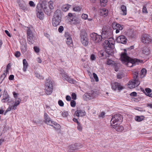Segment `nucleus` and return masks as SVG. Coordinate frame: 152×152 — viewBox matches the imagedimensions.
<instances>
[{"instance_id":"49","label":"nucleus","mask_w":152,"mask_h":152,"mask_svg":"<svg viewBox=\"0 0 152 152\" xmlns=\"http://www.w3.org/2000/svg\"><path fill=\"white\" fill-rule=\"evenodd\" d=\"M59 105L61 107H63L64 105V103L61 100H59L58 102Z\"/></svg>"},{"instance_id":"26","label":"nucleus","mask_w":152,"mask_h":152,"mask_svg":"<svg viewBox=\"0 0 152 152\" xmlns=\"http://www.w3.org/2000/svg\"><path fill=\"white\" fill-rule=\"evenodd\" d=\"M71 5H69L68 4H65L62 6L61 9L63 11L66 12L71 7Z\"/></svg>"},{"instance_id":"13","label":"nucleus","mask_w":152,"mask_h":152,"mask_svg":"<svg viewBox=\"0 0 152 152\" xmlns=\"http://www.w3.org/2000/svg\"><path fill=\"white\" fill-rule=\"evenodd\" d=\"M112 27L114 29H116L115 32L118 33L119 32V30H122L124 28V26L116 23L114 22L112 24Z\"/></svg>"},{"instance_id":"7","label":"nucleus","mask_w":152,"mask_h":152,"mask_svg":"<svg viewBox=\"0 0 152 152\" xmlns=\"http://www.w3.org/2000/svg\"><path fill=\"white\" fill-rule=\"evenodd\" d=\"M123 117L120 114H118L113 116L111 122L113 124H120L122 121Z\"/></svg>"},{"instance_id":"51","label":"nucleus","mask_w":152,"mask_h":152,"mask_svg":"<svg viewBox=\"0 0 152 152\" xmlns=\"http://www.w3.org/2000/svg\"><path fill=\"white\" fill-rule=\"evenodd\" d=\"M77 125L78 126L77 127V128L78 130L80 131H81L82 129V127L81 125L80 124V123L78 124Z\"/></svg>"},{"instance_id":"63","label":"nucleus","mask_w":152,"mask_h":152,"mask_svg":"<svg viewBox=\"0 0 152 152\" xmlns=\"http://www.w3.org/2000/svg\"><path fill=\"white\" fill-rule=\"evenodd\" d=\"M105 113L104 112H102L99 115V116L100 117L103 118V116L104 115Z\"/></svg>"},{"instance_id":"31","label":"nucleus","mask_w":152,"mask_h":152,"mask_svg":"<svg viewBox=\"0 0 152 152\" xmlns=\"http://www.w3.org/2000/svg\"><path fill=\"white\" fill-rule=\"evenodd\" d=\"M144 118L145 117L144 116H137L135 117V119L136 121L140 122L143 120Z\"/></svg>"},{"instance_id":"43","label":"nucleus","mask_w":152,"mask_h":152,"mask_svg":"<svg viewBox=\"0 0 152 152\" xmlns=\"http://www.w3.org/2000/svg\"><path fill=\"white\" fill-rule=\"evenodd\" d=\"M35 75L36 77L39 79H42L44 78V77L42 76H41L40 74L38 73H35Z\"/></svg>"},{"instance_id":"62","label":"nucleus","mask_w":152,"mask_h":152,"mask_svg":"<svg viewBox=\"0 0 152 152\" xmlns=\"http://www.w3.org/2000/svg\"><path fill=\"white\" fill-rule=\"evenodd\" d=\"M66 99L68 101H70L71 100V98L69 96L67 95L66 96Z\"/></svg>"},{"instance_id":"36","label":"nucleus","mask_w":152,"mask_h":152,"mask_svg":"<svg viewBox=\"0 0 152 152\" xmlns=\"http://www.w3.org/2000/svg\"><path fill=\"white\" fill-rule=\"evenodd\" d=\"M82 7L80 6H76L73 8V10L75 11H81Z\"/></svg>"},{"instance_id":"54","label":"nucleus","mask_w":152,"mask_h":152,"mask_svg":"<svg viewBox=\"0 0 152 152\" xmlns=\"http://www.w3.org/2000/svg\"><path fill=\"white\" fill-rule=\"evenodd\" d=\"M64 28L62 26H60L58 29V31L60 33H61L63 31Z\"/></svg>"},{"instance_id":"3","label":"nucleus","mask_w":152,"mask_h":152,"mask_svg":"<svg viewBox=\"0 0 152 152\" xmlns=\"http://www.w3.org/2000/svg\"><path fill=\"white\" fill-rule=\"evenodd\" d=\"M133 74V80L129 82L128 85V87L130 88H133L136 87L140 83L137 78L138 75V72L137 71L134 72Z\"/></svg>"},{"instance_id":"27","label":"nucleus","mask_w":152,"mask_h":152,"mask_svg":"<svg viewBox=\"0 0 152 152\" xmlns=\"http://www.w3.org/2000/svg\"><path fill=\"white\" fill-rule=\"evenodd\" d=\"M19 6L20 8L22 9L24 12H26L28 10V6H27L25 4H24L21 3L19 4Z\"/></svg>"},{"instance_id":"55","label":"nucleus","mask_w":152,"mask_h":152,"mask_svg":"<svg viewBox=\"0 0 152 152\" xmlns=\"http://www.w3.org/2000/svg\"><path fill=\"white\" fill-rule=\"evenodd\" d=\"M142 12L143 13H147L148 12L146 7L145 6H144L143 7Z\"/></svg>"},{"instance_id":"58","label":"nucleus","mask_w":152,"mask_h":152,"mask_svg":"<svg viewBox=\"0 0 152 152\" xmlns=\"http://www.w3.org/2000/svg\"><path fill=\"white\" fill-rule=\"evenodd\" d=\"M4 32H5V33L7 35V36L8 37H11V35L8 31H7V30H5L4 31Z\"/></svg>"},{"instance_id":"34","label":"nucleus","mask_w":152,"mask_h":152,"mask_svg":"<svg viewBox=\"0 0 152 152\" xmlns=\"http://www.w3.org/2000/svg\"><path fill=\"white\" fill-rule=\"evenodd\" d=\"M37 5H40L41 7L42 6H45L47 4V2L45 0H40L39 4Z\"/></svg>"},{"instance_id":"4","label":"nucleus","mask_w":152,"mask_h":152,"mask_svg":"<svg viewBox=\"0 0 152 152\" xmlns=\"http://www.w3.org/2000/svg\"><path fill=\"white\" fill-rule=\"evenodd\" d=\"M103 45L106 53L109 55H112L113 53L112 48H113V44L110 42L108 40H106L104 41Z\"/></svg>"},{"instance_id":"45","label":"nucleus","mask_w":152,"mask_h":152,"mask_svg":"<svg viewBox=\"0 0 152 152\" xmlns=\"http://www.w3.org/2000/svg\"><path fill=\"white\" fill-rule=\"evenodd\" d=\"M81 17L82 18L86 20L88 19V15L86 14H83L82 15Z\"/></svg>"},{"instance_id":"52","label":"nucleus","mask_w":152,"mask_h":152,"mask_svg":"<svg viewBox=\"0 0 152 152\" xmlns=\"http://www.w3.org/2000/svg\"><path fill=\"white\" fill-rule=\"evenodd\" d=\"M29 5L31 7H35V5L34 4V2L32 1H30L29 2Z\"/></svg>"},{"instance_id":"28","label":"nucleus","mask_w":152,"mask_h":152,"mask_svg":"<svg viewBox=\"0 0 152 152\" xmlns=\"http://www.w3.org/2000/svg\"><path fill=\"white\" fill-rule=\"evenodd\" d=\"M50 126H53L54 128H55L56 129H59L61 128V126L60 125L54 121L53 122L52 124H50Z\"/></svg>"},{"instance_id":"50","label":"nucleus","mask_w":152,"mask_h":152,"mask_svg":"<svg viewBox=\"0 0 152 152\" xmlns=\"http://www.w3.org/2000/svg\"><path fill=\"white\" fill-rule=\"evenodd\" d=\"M20 53L19 51H17L15 53V55L16 57L18 58L20 56Z\"/></svg>"},{"instance_id":"64","label":"nucleus","mask_w":152,"mask_h":152,"mask_svg":"<svg viewBox=\"0 0 152 152\" xmlns=\"http://www.w3.org/2000/svg\"><path fill=\"white\" fill-rule=\"evenodd\" d=\"M117 77L118 79H121L122 77V75L120 74H118L117 75Z\"/></svg>"},{"instance_id":"33","label":"nucleus","mask_w":152,"mask_h":152,"mask_svg":"<svg viewBox=\"0 0 152 152\" xmlns=\"http://www.w3.org/2000/svg\"><path fill=\"white\" fill-rule=\"evenodd\" d=\"M48 7L49 9L52 10L53 9L54 7L53 6V2L52 1H50L48 2Z\"/></svg>"},{"instance_id":"16","label":"nucleus","mask_w":152,"mask_h":152,"mask_svg":"<svg viewBox=\"0 0 152 152\" xmlns=\"http://www.w3.org/2000/svg\"><path fill=\"white\" fill-rule=\"evenodd\" d=\"M1 101L3 103H10L12 102V100L7 92L3 94V99H2Z\"/></svg>"},{"instance_id":"24","label":"nucleus","mask_w":152,"mask_h":152,"mask_svg":"<svg viewBox=\"0 0 152 152\" xmlns=\"http://www.w3.org/2000/svg\"><path fill=\"white\" fill-rule=\"evenodd\" d=\"M23 70L24 72H25L26 71L27 69L28 65L25 59H24L23 60Z\"/></svg>"},{"instance_id":"60","label":"nucleus","mask_w":152,"mask_h":152,"mask_svg":"<svg viewBox=\"0 0 152 152\" xmlns=\"http://www.w3.org/2000/svg\"><path fill=\"white\" fill-rule=\"evenodd\" d=\"M19 104V103L18 104H15L13 106H12V108L14 110H15L16 109V107Z\"/></svg>"},{"instance_id":"25","label":"nucleus","mask_w":152,"mask_h":152,"mask_svg":"<svg viewBox=\"0 0 152 152\" xmlns=\"http://www.w3.org/2000/svg\"><path fill=\"white\" fill-rule=\"evenodd\" d=\"M147 73V70L145 68L142 69L139 73V76L141 78H143L145 76Z\"/></svg>"},{"instance_id":"48","label":"nucleus","mask_w":152,"mask_h":152,"mask_svg":"<svg viewBox=\"0 0 152 152\" xmlns=\"http://www.w3.org/2000/svg\"><path fill=\"white\" fill-rule=\"evenodd\" d=\"M93 75L95 79V80L96 82H98L99 81L97 75L94 73H93Z\"/></svg>"},{"instance_id":"6","label":"nucleus","mask_w":152,"mask_h":152,"mask_svg":"<svg viewBox=\"0 0 152 152\" xmlns=\"http://www.w3.org/2000/svg\"><path fill=\"white\" fill-rule=\"evenodd\" d=\"M102 34L103 37L105 38L110 37L112 34V31L110 27L109 26H104L102 28Z\"/></svg>"},{"instance_id":"11","label":"nucleus","mask_w":152,"mask_h":152,"mask_svg":"<svg viewBox=\"0 0 152 152\" xmlns=\"http://www.w3.org/2000/svg\"><path fill=\"white\" fill-rule=\"evenodd\" d=\"M43 9L42 8L40 5H37L36 9L37 15L39 19H42L43 17L44 14L43 12Z\"/></svg>"},{"instance_id":"17","label":"nucleus","mask_w":152,"mask_h":152,"mask_svg":"<svg viewBox=\"0 0 152 152\" xmlns=\"http://www.w3.org/2000/svg\"><path fill=\"white\" fill-rule=\"evenodd\" d=\"M112 88L114 90L117 89L120 90H122L123 88L120 83L115 82L112 84Z\"/></svg>"},{"instance_id":"30","label":"nucleus","mask_w":152,"mask_h":152,"mask_svg":"<svg viewBox=\"0 0 152 152\" xmlns=\"http://www.w3.org/2000/svg\"><path fill=\"white\" fill-rule=\"evenodd\" d=\"M75 144L70 145L69 147V152H73L74 151L76 150Z\"/></svg>"},{"instance_id":"37","label":"nucleus","mask_w":152,"mask_h":152,"mask_svg":"<svg viewBox=\"0 0 152 152\" xmlns=\"http://www.w3.org/2000/svg\"><path fill=\"white\" fill-rule=\"evenodd\" d=\"M101 12L102 14L103 15L105 16H107L108 14V11L105 9H102Z\"/></svg>"},{"instance_id":"40","label":"nucleus","mask_w":152,"mask_h":152,"mask_svg":"<svg viewBox=\"0 0 152 152\" xmlns=\"http://www.w3.org/2000/svg\"><path fill=\"white\" fill-rule=\"evenodd\" d=\"M62 115L64 117H67L68 115V113L67 111H64L62 112Z\"/></svg>"},{"instance_id":"21","label":"nucleus","mask_w":152,"mask_h":152,"mask_svg":"<svg viewBox=\"0 0 152 152\" xmlns=\"http://www.w3.org/2000/svg\"><path fill=\"white\" fill-rule=\"evenodd\" d=\"M75 114L78 117L80 116H83L86 115V112L84 110H80L76 111L75 112Z\"/></svg>"},{"instance_id":"61","label":"nucleus","mask_w":152,"mask_h":152,"mask_svg":"<svg viewBox=\"0 0 152 152\" xmlns=\"http://www.w3.org/2000/svg\"><path fill=\"white\" fill-rule=\"evenodd\" d=\"M14 76L13 75H10L9 77V79L10 80H12L14 79Z\"/></svg>"},{"instance_id":"19","label":"nucleus","mask_w":152,"mask_h":152,"mask_svg":"<svg viewBox=\"0 0 152 152\" xmlns=\"http://www.w3.org/2000/svg\"><path fill=\"white\" fill-rule=\"evenodd\" d=\"M115 125H111L110 127L111 128H114L115 130L118 132H121L124 129V128L122 126L116 125V124H115Z\"/></svg>"},{"instance_id":"20","label":"nucleus","mask_w":152,"mask_h":152,"mask_svg":"<svg viewBox=\"0 0 152 152\" xmlns=\"http://www.w3.org/2000/svg\"><path fill=\"white\" fill-rule=\"evenodd\" d=\"M70 19L71 20V23L74 25L80 24L81 21L80 19L75 17L72 18Z\"/></svg>"},{"instance_id":"35","label":"nucleus","mask_w":152,"mask_h":152,"mask_svg":"<svg viewBox=\"0 0 152 152\" xmlns=\"http://www.w3.org/2000/svg\"><path fill=\"white\" fill-rule=\"evenodd\" d=\"M85 96L89 99H91L93 98V96L92 93H88L85 94Z\"/></svg>"},{"instance_id":"29","label":"nucleus","mask_w":152,"mask_h":152,"mask_svg":"<svg viewBox=\"0 0 152 152\" xmlns=\"http://www.w3.org/2000/svg\"><path fill=\"white\" fill-rule=\"evenodd\" d=\"M66 42L69 46L71 47L73 46V42L72 38H67V39L66 40Z\"/></svg>"},{"instance_id":"18","label":"nucleus","mask_w":152,"mask_h":152,"mask_svg":"<svg viewBox=\"0 0 152 152\" xmlns=\"http://www.w3.org/2000/svg\"><path fill=\"white\" fill-rule=\"evenodd\" d=\"M44 117L45 119L44 121L45 123L50 125L52 124V123L53 121L51 120V119L46 113H45Z\"/></svg>"},{"instance_id":"47","label":"nucleus","mask_w":152,"mask_h":152,"mask_svg":"<svg viewBox=\"0 0 152 152\" xmlns=\"http://www.w3.org/2000/svg\"><path fill=\"white\" fill-rule=\"evenodd\" d=\"M21 100L19 98H16L15 99V104H18L19 103V104L20 103Z\"/></svg>"},{"instance_id":"41","label":"nucleus","mask_w":152,"mask_h":152,"mask_svg":"<svg viewBox=\"0 0 152 152\" xmlns=\"http://www.w3.org/2000/svg\"><path fill=\"white\" fill-rule=\"evenodd\" d=\"M113 61L110 59H107V64L108 65H111L113 64Z\"/></svg>"},{"instance_id":"23","label":"nucleus","mask_w":152,"mask_h":152,"mask_svg":"<svg viewBox=\"0 0 152 152\" xmlns=\"http://www.w3.org/2000/svg\"><path fill=\"white\" fill-rule=\"evenodd\" d=\"M121 14L124 15H125L127 14L126 8V6L124 5H122L121 7Z\"/></svg>"},{"instance_id":"57","label":"nucleus","mask_w":152,"mask_h":152,"mask_svg":"<svg viewBox=\"0 0 152 152\" xmlns=\"http://www.w3.org/2000/svg\"><path fill=\"white\" fill-rule=\"evenodd\" d=\"M10 67V64H9L7 66L6 70L4 71L5 72L7 73L8 72V69Z\"/></svg>"},{"instance_id":"53","label":"nucleus","mask_w":152,"mask_h":152,"mask_svg":"<svg viewBox=\"0 0 152 152\" xmlns=\"http://www.w3.org/2000/svg\"><path fill=\"white\" fill-rule=\"evenodd\" d=\"M71 96L73 99L75 100L76 99V95L75 93H72V94Z\"/></svg>"},{"instance_id":"14","label":"nucleus","mask_w":152,"mask_h":152,"mask_svg":"<svg viewBox=\"0 0 152 152\" xmlns=\"http://www.w3.org/2000/svg\"><path fill=\"white\" fill-rule=\"evenodd\" d=\"M142 42L144 43H149L152 42L151 37L148 34H144L141 38Z\"/></svg>"},{"instance_id":"59","label":"nucleus","mask_w":152,"mask_h":152,"mask_svg":"<svg viewBox=\"0 0 152 152\" xmlns=\"http://www.w3.org/2000/svg\"><path fill=\"white\" fill-rule=\"evenodd\" d=\"M130 95L133 96H135L137 95V94L135 92H133L130 94Z\"/></svg>"},{"instance_id":"9","label":"nucleus","mask_w":152,"mask_h":152,"mask_svg":"<svg viewBox=\"0 0 152 152\" xmlns=\"http://www.w3.org/2000/svg\"><path fill=\"white\" fill-rule=\"evenodd\" d=\"M90 37L91 39L95 43H98L101 41L103 37L102 36L99 35L95 33L91 34Z\"/></svg>"},{"instance_id":"42","label":"nucleus","mask_w":152,"mask_h":152,"mask_svg":"<svg viewBox=\"0 0 152 152\" xmlns=\"http://www.w3.org/2000/svg\"><path fill=\"white\" fill-rule=\"evenodd\" d=\"M75 144L76 150L79 149L82 147V145L77 143H75Z\"/></svg>"},{"instance_id":"44","label":"nucleus","mask_w":152,"mask_h":152,"mask_svg":"<svg viewBox=\"0 0 152 152\" xmlns=\"http://www.w3.org/2000/svg\"><path fill=\"white\" fill-rule=\"evenodd\" d=\"M70 105L71 107H75L76 105V102L73 100H72L71 101Z\"/></svg>"},{"instance_id":"2","label":"nucleus","mask_w":152,"mask_h":152,"mask_svg":"<svg viewBox=\"0 0 152 152\" xmlns=\"http://www.w3.org/2000/svg\"><path fill=\"white\" fill-rule=\"evenodd\" d=\"M61 19V11L59 10H57L55 12L52 19L53 25L54 26H56L59 25Z\"/></svg>"},{"instance_id":"5","label":"nucleus","mask_w":152,"mask_h":152,"mask_svg":"<svg viewBox=\"0 0 152 152\" xmlns=\"http://www.w3.org/2000/svg\"><path fill=\"white\" fill-rule=\"evenodd\" d=\"M80 39L82 44L84 46H86L88 44V39L85 31L82 30L80 31Z\"/></svg>"},{"instance_id":"22","label":"nucleus","mask_w":152,"mask_h":152,"mask_svg":"<svg viewBox=\"0 0 152 152\" xmlns=\"http://www.w3.org/2000/svg\"><path fill=\"white\" fill-rule=\"evenodd\" d=\"M41 7L43 9V11L45 12V13L47 15H50L51 13V10L50 9H48V5H47L42 6Z\"/></svg>"},{"instance_id":"46","label":"nucleus","mask_w":152,"mask_h":152,"mask_svg":"<svg viewBox=\"0 0 152 152\" xmlns=\"http://www.w3.org/2000/svg\"><path fill=\"white\" fill-rule=\"evenodd\" d=\"M34 50L36 53H38L39 52V49L38 47L37 46L34 47Z\"/></svg>"},{"instance_id":"32","label":"nucleus","mask_w":152,"mask_h":152,"mask_svg":"<svg viewBox=\"0 0 152 152\" xmlns=\"http://www.w3.org/2000/svg\"><path fill=\"white\" fill-rule=\"evenodd\" d=\"M142 52L144 54L147 55L150 53V51L149 48H145L143 49Z\"/></svg>"},{"instance_id":"12","label":"nucleus","mask_w":152,"mask_h":152,"mask_svg":"<svg viewBox=\"0 0 152 152\" xmlns=\"http://www.w3.org/2000/svg\"><path fill=\"white\" fill-rule=\"evenodd\" d=\"M63 78L69 83L75 84L76 83L75 80L73 78H70L67 75V74L65 72H62L61 73Z\"/></svg>"},{"instance_id":"8","label":"nucleus","mask_w":152,"mask_h":152,"mask_svg":"<svg viewBox=\"0 0 152 152\" xmlns=\"http://www.w3.org/2000/svg\"><path fill=\"white\" fill-rule=\"evenodd\" d=\"M45 90L47 94L50 95L52 93L53 90V85L52 82L48 80L45 83Z\"/></svg>"},{"instance_id":"10","label":"nucleus","mask_w":152,"mask_h":152,"mask_svg":"<svg viewBox=\"0 0 152 152\" xmlns=\"http://www.w3.org/2000/svg\"><path fill=\"white\" fill-rule=\"evenodd\" d=\"M27 33L28 43L30 45L33 44L34 43L35 38L32 31L29 29H28Z\"/></svg>"},{"instance_id":"56","label":"nucleus","mask_w":152,"mask_h":152,"mask_svg":"<svg viewBox=\"0 0 152 152\" xmlns=\"http://www.w3.org/2000/svg\"><path fill=\"white\" fill-rule=\"evenodd\" d=\"M91 59L92 61L95 60L96 59V57L94 54H92L91 56Z\"/></svg>"},{"instance_id":"39","label":"nucleus","mask_w":152,"mask_h":152,"mask_svg":"<svg viewBox=\"0 0 152 152\" xmlns=\"http://www.w3.org/2000/svg\"><path fill=\"white\" fill-rule=\"evenodd\" d=\"M64 36L66 38V39H67V38H72L70 34L68 32H65Z\"/></svg>"},{"instance_id":"15","label":"nucleus","mask_w":152,"mask_h":152,"mask_svg":"<svg viewBox=\"0 0 152 152\" xmlns=\"http://www.w3.org/2000/svg\"><path fill=\"white\" fill-rule=\"evenodd\" d=\"M116 41L118 43L126 44L127 43V39L125 36L122 35L119 36L117 38Z\"/></svg>"},{"instance_id":"38","label":"nucleus","mask_w":152,"mask_h":152,"mask_svg":"<svg viewBox=\"0 0 152 152\" xmlns=\"http://www.w3.org/2000/svg\"><path fill=\"white\" fill-rule=\"evenodd\" d=\"M145 90L146 92L145 93V94L147 96V95H148V94L150 93L151 92V89L149 88H146Z\"/></svg>"},{"instance_id":"1","label":"nucleus","mask_w":152,"mask_h":152,"mask_svg":"<svg viewBox=\"0 0 152 152\" xmlns=\"http://www.w3.org/2000/svg\"><path fill=\"white\" fill-rule=\"evenodd\" d=\"M124 51L121 55V60L128 67H132L140 62V60L135 58H132L128 56L127 54L126 49H124Z\"/></svg>"}]
</instances>
